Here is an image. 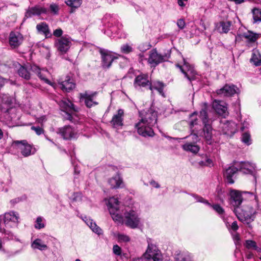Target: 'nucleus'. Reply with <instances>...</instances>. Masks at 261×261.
I'll list each match as a JSON object with an SVG mask.
<instances>
[{
  "label": "nucleus",
  "instance_id": "1",
  "mask_svg": "<svg viewBox=\"0 0 261 261\" xmlns=\"http://www.w3.org/2000/svg\"><path fill=\"white\" fill-rule=\"evenodd\" d=\"M119 201L115 197H111L108 200V206L110 213L114 221L124 224L133 229L139 227L140 224V218L138 213L134 210L126 211L122 216L118 208Z\"/></svg>",
  "mask_w": 261,
  "mask_h": 261
},
{
  "label": "nucleus",
  "instance_id": "2",
  "mask_svg": "<svg viewBox=\"0 0 261 261\" xmlns=\"http://www.w3.org/2000/svg\"><path fill=\"white\" fill-rule=\"evenodd\" d=\"M140 120L135 124L138 133L143 137H152L154 135L152 127L157 122V112L152 109L140 112Z\"/></svg>",
  "mask_w": 261,
  "mask_h": 261
},
{
  "label": "nucleus",
  "instance_id": "3",
  "mask_svg": "<svg viewBox=\"0 0 261 261\" xmlns=\"http://www.w3.org/2000/svg\"><path fill=\"white\" fill-rule=\"evenodd\" d=\"M233 212L240 221L248 225L254 220L256 215L258 214V212L252 206H249L243 209L240 207L234 208Z\"/></svg>",
  "mask_w": 261,
  "mask_h": 261
},
{
  "label": "nucleus",
  "instance_id": "4",
  "mask_svg": "<svg viewBox=\"0 0 261 261\" xmlns=\"http://www.w3.org/2000/svg\"><path fill=\"white\" fill-rule=\"evenodd\" d=\"M199 117L201 119L204 125L202 131L200 130L202 137H203L208 144H211L212 142V131L213 128L210 123V120L208 119L207 112L205 109H202L200 112Z\"/></svg>",
  "mask_w": 261,
  "mask_h": 261
},
{
  "label": "nucleus",
  "instance_id": "5",
  "mask_svg": "<svg viewBox=\"0 0 261 261\" xmlns=\"http://www.w3.org/2000/svg\"><path fill=\"white\" fill-rule=\"evenodd\" d=\"M143 257L145 261H163V259L161 251L152 244H148Z\"/></svg>",
  "mask_w": 261,
  "mask_h": 261
},
{
  "label": "nucleus",
  "instance_id": "6",
  "mask_svg": "<svg viewBox=\"0 0 261 261\" xmlns=\"http://www.w3.org/2000/svg\"><path fill=\"white\" fill-rule=\"evenodd\" d=\"M13 145L16 149L20 151L21 154L24 157H28L34 154L36 152V148L31 144L28 143L25 140L20 141H14Z\"/></svg>",
  "mask_w": 261,
  "mask_h": 261
},
{
  "label": "nucleus",
  "instance_id": "7",
  "mask_svg": "<svg viewBox=\"0 0 261 261\" xmlns=\"http://www.w3.org/2000/svg\"><path fill=\"white\" fill-rule=\"evenodd\" d=\"M168 58L167 55L163 56L159 54L155 49H153L149 52L147 62L151 67H155L160 63L166 61Z\"/></svg>",
  "mask_w": 261,
  "mask_h": 261
},
{
  "label": "nucleus",
  "instance_id": "8",
  "mask_svg": "<svg viewBox=\"0 0 261 261\" xmlns=\"http://www.w3.org/2000/svg\"><path fill=\"white\" fill-rule=\"evenodd\" d=\"M59 105L61 110L64 112L67 116H65L67 119L71 120L72 116L75 113L76 110L73 107V105L68 99H62L60 101Z\"/></svg>",
  "mask_w": 261,
  "mask_h": 261
},
{
  "label": "nucleus",
  "instance_id": "9",
  "mask_svg": "<svg viewBox=\"0 0 261 261\" xmlns=\"http://www.w3.org/2000/svg\"><path fill=\"white\" fill-rule=\"evenodd\" d=\"M19 219V214L11 211L4 214L3 220L6 227H12L18 223Z\"/></svg>",
  "mask_w": 261,
  "mask_h": 261
},
{
  "label": "nucleus",
  "instance_id": "10",
  "mask_svg": "<svg viewBox=\"0 0 261 261\" xmlns=\"http://www.w3.org/2000/svg\"><path fill=\"white\" fill-rule=\"evenodd\" d=\"M55 46L57 50L62 54L66 53L71 46V40L66 37H62L56 40Z\"/></svg>",
  "mask_w": 261,
  "mask_h": 261
},
{
  "label": "nucleus",
  "instance_id": "11",
  "mask_svg": "<svg viewBox=\"0 0 261 261\" xmlns=\"http://www.w3.org/2000/svg\"><path fill=\"white\" fill-rule=\"evenodd\" d=\"M176 66L180 69V71L188 80L191 81L195 79L196 75L195 70L192 66L185 61H184L183 66H180L179 64H176Z\"/></svg>",
  "mask_w": 261,
  "mask_h": 261
},
{
  "label": "nucleus",
  "instance_id": "12",
  "mask_svg": "<svg viewBox=\"0 0 261 261\" xmlns=\"http://www.w3.org/2000/svg\"><path fill=\"white\" fill-rule=\"evenodd\" d=\"M239 89L234 85L226 84L222 88L216 91L218 95L221 96H231L238 93Z\"/></svg>",
  "mask_w": 261,
  "mask_h": 261
},
{
  "label": "nucleus",
  "instance_id": "13",
  "mask_svg": "<svg viewBox=\"0 0 261 261\" xmlns=\"http://www.w3.org/2000/svg\"><path fill=\"white\" fill-rule=\"evenodd\" d=\"M190 126L191 129V134L189 136L188 138H191L193 140V143H195L199 141V136H201L200 133V130L198 127V122L197 119L192 120L190 122Z\"/></svg>",
  "mask_w": 261,
  "mask_h": 261
},
{
  "label": "nucleus",
  "instance_id": "14",
  "mask_svg": "<svg viewBox=\"0 0 261 261\" xmlns=\"http://www.w3.org/2000/svg\"><path fill=\"white\" fill-rule=\"evenodd\" d=\"M230 203L234 208L240 207L239 206L242 202L241 193L236 190H230L229 192Z\"/></svg>",
  "mask_w": 261,
  "mask_h": 261
},
{
  "label": "nucleus",
  "instance_id": "15",
  "mask_svg": "<svg viewBox=\"0 0 261 261\" xmlns=\"http://www.w3.org/2000/svg\"><path fill=\"white\" fill-rule=\"evenodd\" d=\"M58 133L60 134L64 139H70L76 137L77 133L70 126H65L58 129Z\"/></svg>",
  "mask_w": 261,
  "mask_h": 261
},
{
  "label": "nucleus",
  "instance_id": "16",
  "mask_svg": "<svg viewBox=\"0 0 261 261\" xmlns=\"http://www.w3.org/2000/svg\"><path fill=\"white\" fill-rule=\"evenodd\" d=\"M100 53L102 58V66L105 68H109L112 62L116 58L110 51L108 50L100 49Z\"/></svg>",
  "mask_w": 261,
  "mask_h": 261
},
{
  "label": "nucleus",
  "instance_id": "17",
  "mask_svg": "<svg viewBox=\"0 0 261 261\" xmlns=\"http://www.w3.org/2000/svg\"><path fill=\"white\" fill-rule=\"evenodd\" d=\"M23 40V37L19 33L13 32L10 33L9 42L12 48H15L18 47L22 43Z\"/></svg>",
  "mask_w": 261,
  "mask_h": 261
},
{
  "label": "nucleus",
  "instance_id": "18",
  "mask_svg": "<svg viewBox=\"0 0 261 261\" xmlns=\"http://www.w3.org/2000/svg\"><path fill=\"white\" fill-rule=\"evenodd\" d=\"M221 128L224 134L232 136L237 130V124L233 121H227L221 124Z\"/></svg>",
  "mask_w": 261,
  "mask_h": 261
},
{
  "label": "nucleus",
  "instance_id": "19",
  "mask_svg": "<svg viewBox=\"0 0 261 261\" xmlns=\"http://www.w3.org/2000/svg\"><path fill=\"white\" fill-rule=\"evenodd\" d=\"M96 93H89L85 92L80 94V98L84 100L86 106L88 108H91L94 106L98 105V102L94 100V97Z\"/></svg>",
  "mask_w": 261,
  "mask_h": 261
},
{
  "label": "nucleus",
  "instance_id": "20",
  "mask_svg": "<svg viewBox=\"0 0 261 261\" xmlns=\"http://www.w3.org/2000/svg\"><path fill=\"white\" fill-rule=\"evenodd\" d=\"M31 70L34 73L37 74L39 77L46 83L50 85L53 87L55 86V84L52 83L47 79V76L49 74L47 70H41L37 66L32 65L31 66Z\"/></svg>",
  "mask_w": 261,
  "mask_h": 261
},
{
  "label": "nucleus",
  "instance_id": "21",
  "mask_svg": "<svg viewBox=\"0 0 261 261\" xmlns=\"http://www.w3.org/2000/svg\"><path fill=\"white\" fill-rule=\"evenodd\" d=\"M213 107L219 115L224 117L228 115L227 107L225 103L218 100H215L213 102Z\"/></svg>",
  "mask_w": 261,
  "mask_h": 261
},
{
  "label": "nucleus",
  "instance_id": "22",
  "mask_svg": "<svg viewBox=\"0 0 261 261\" xmlns=\"http://www.w3.org/2000/svg\"><path fill=\"white\" fill-rule=\"evenodd\" d=\"M47 9L44 7L36 5L34 7L29 8L25 14V17H31L33 15H40L43 13H47Z\"/></svg>",
  "mask_w": 261,
  "mask_h": 261
},
{
  "label": "nucleus",
  "instance_id": "23",
  "mask_svg": "<svg viewBox=\"0 0 261 261\" xmlns=\"http://www.w3.org/2000/svg\"><path fill=\"white\" fill-rule=\"evenodd\" d=\"M150 85L149 77L147 74H140L135 80L134 86L137 87H145Z\"/></svg>",
  "mask_w": 261,
  "mask_h": 261
},
{
  "label": "nucleus",
  "instance_id": "24",
  "mask_svg": "<svg viewBox=\"0 0 261 261\" xmlns=\"http://www.w3.org/2000/svg\"><path fill=\"white\" fill-rule=\"evenodd\" d=\"M59 83L62 90L65 92H69L75 87L74 83L68 76H66L64 80H60Z\"/></svg>",
  "mask_w": 261,
  "mask_h": 261
},
{
  "label": "nucleus",
  "instance_id": "25",
  "mask_svg": "<svg viewBox=\"0 0 261 261\" xmlns=\"http://www.w3.org/2000/svg\"><path fill=\"white\" fill-rule=\"evenodd\" d=\"M236 165L239 170L245 174L252 173L255 168V165L249 162H236Z\"/></svg>",
  "mask_w": 261,
  "mask_h": 261
},
{
  "label": "nucleus",
  "instance_id": "26",
  "mask_svg": "<svg viewBox=\"0 0 261 261\" xmlns=\"http://www.w3.org/2000/svg\"><path fill=\"white\" fill-rule=\"evenodd\" d=\"M123 111L121 109L118 110L117 114L114 115L111 121V124L114 128H117L123 125Z\"/></svg>",
  "mask_w": 261,
  "mask_h": 261
},
{
  "label": "nucleus",
  "instance_id": "27",
  "mask_svg": "<svg viewBox=\"0 0 261 261\" xmlns=\"http://www.w3.org/2000/svg\"><path fill=\"white\" fill-rule=\"evenodd\" d=\"M239 170V169L236 165V162L232 166L228 167L226 169L224 176L226 178L228 182L233 184L234 182L232 177L233 175Z\"/></svg>",
  "mask_w": 261,
  "mask_h": 261
},
{
  "label": "nucleus",
  "instance_id": "28",
  "mask_svg": "<svg viewBox=\"0 0 261 261\" xmlns=\"http://www.w3.org/2000/svg\"><path fill=\"white\" fill-rule=\"evenodd\" d=\"M36 29L39 33L43 34L47 38L51 36L48 25L45 22H41L36 26Z\"/></svg>",
  "mask_w": 261,
  "mask_h": 261
},
{
  "label": "nucleus",
  "instance_id": "29",
  "mask_svg": "<svg viewBox=\"0 0 261 261\" xmlns=\"http://www.w3.org/2000/svg\"><path fill=\"white\" fill-rule=\"evenodd\" d=\"M184 150L191 152L193 153H197L199 150V147L195 143L187 142L182 145Z\"/></svg>",
  "mask_w": 261,
  "mask_h": 261
},
{
  "label": "nucleus",
  "instance_id": "30",
  "mask_svg": "<svg viewBox=\"0 0 261 261\" xmlns=\"http://www.w3.org/2000/svg\"><path fill=\"white\" fill-rule=\"evenodd\" d=\"M243 38L247 40L249 43H254L259 37L260 34L254 33L251 31H248L243 33L242 35Z\"/></svg>",
  "mask_w": 261,
  "mask_h": 261
},
{
  "label": "nucleus",
  "instance_id": "31",
  "mask_svg": "<svg viewBox=\"0 0 261 261\" xmlns=\"http://www.w3.org/2000/svg\"><path fill=\"white\" fill-rule=\"evenodd\" d=\"M231 25L230 21H221L217 25L216 27L220 33H227L229 31Z\"/></svg>",
  "mask_w": 261,
  "mask_h": 261
},
{
  "label": "nucleus",
  "instance_id": "32",
  "mask_svg": "<svg viewBox=\"0 0 261 261\" xmlns=\"http://www.w3.org/2000/svg\"><path fill=\"white\" fill-rule=\"evenodd\" d=\"M122 183V180L119 175L117 174L109 180V184L112 188H119Z\"/></svg>",
  "mask_w": 261,
  "mask_h": 261
},
{
  "label": "nucleus",
  "instance_id": "33",
  "mask_svg": "<svg viewBox=\"0 0 261 261\" xmlns=\"http://www.w3.org/2000/svg\"><path fill=\"white\" fill-rule=\"evenodd\" d=\"M164 85L160 82H155L152 84L150 83L149 86V89L152 91L153 89L156 90L160 94L164 96L163 88Z\"/></svg>",
  "mask_w": 261,
  "mask_h": 261
},
{
  "label": "nucleus",
  "instance_id": "34",
  "mask_svg": "<svg viewBox=\"0 0 261 261\" xmlns=\"http://www.w3.org/2000/svg\"><path fill=\"white\" fill-rule=\"evenodd\" d=\"M250 61L256 66H258L261 64V55L258 50L256 49L253 50Z\"/></svg>",
  "mask_w": 261,
  "mask_h": 261
},
{
  "label": "nucleus",
  "instance_id": "35",
  "mask_svg": "<svg viewBox=\"0 0 261 261\" xmlns=\"http://www.w3.org/2000/svg\"><path fill=\"white\" fill-rule=\"evenodd\" d=\"M18 74L21 77L28 80L31 77V74L28 68L24 66H21L17 71Z\"/></svg>",
  "mask_w": 261,
  "mask_h": 261
},
{
  "label": "nucleus",
  "instance_id": "36",
  "mask_svg": "<svg viewBox=\"0 0 261 261\" xmlns=\"http://www.w3.org/2000/svg\"><path fill=\"white\" fill-rule=\"evenodd\" d=\"M32 247L34 249H38L41 250L46 249L47 246L42 243L41 240L36 239L32 243Z\"/></svg>",
  "mask_w": 261,
  "mask_h": 261
},
{
  "label": "nucleus",
  "instance_id": "37",
  "mask_svg": "<svg viewBox=\"0 0 261 261\" xmlns=\"http://www.w3.org/2000/svg\"><path fill=\"white\" fill-rule=\"evenodd\" d=\"M65 3L72 8L77 9L81 6L82 2V0H65Z\"/></svg>",
  "mask_w": 261,
  "mask_h": 261
},
{
  "label": "nucleus",
  "instance_id": "38",
  "mask_svg": "<svg viewBox=\"0 0 261 261\" xmlns=\"http://www.w3.org/2000/svg\"><path fill=\"white\" fill-rule=\"evenodd\" d=\"M254 22H261V10L254 8L252 11Z\"/></svg>",
  "mask_w": 261,
  "mask_h": 261
},
{
  "label": "nucleus",
  "instance_id": "39",
  "mask_svg": "<svg viewBox=\"0 0 261 261\" xmlns=\"http://www.w3.org/2000/svg\"><path fill=\"white\" fill-rule=\"evenodd\" d=\"M242 141L245 144L248 145H250L251 143L250 135L247 132L243 133L242 137Z\"/></svg>",
  "mask_w": 261,
  "mask_h": 261
},
{
  "label": "nucleus",
  "instance_id": "40",
  "mask_svg": "<svg viewBox=\"0 0 261 261\" xmlns=\"http://www.w3.org/2000/svg\"><path fill=\"white\" fill-rule=\"evenodd\" d=\"M256 245V243L251 240H246L244 243L245 247L248 249H254Z\"/></svg>",
  "mask_w": 261,
  "mask_h": 261
},
{
  "label": "nucleus",
  "instance_id": "41",
  "mask_svg": "<svg viewBox=\"0 0 261 261\" xmlns=\"http://www.w3.org/2000/svg\"><path fill=\"white\" fill-rule=\"evenodd\" d=\"M199 164L202 166H211L213 165V161L211 159L205 156L203 160L199 162Z\"/></svg>",
  "mask_w": 261,
  "mask_h": 261
},
{
  "label": "nucleus",
  "instance_id": "42",
  "mask_svg": "<svg viewBox=\"0 0 261 261\" xmlns=\"http://www.w3.org/2000/svg\"><path fill=\"white\" fill-rule=\"evenodd\" d=\"M177 261H191V259L189 255L184 254H178L176 257Z\"/></svg>",
  "mask_w": 261,
  "mask_h": 261
},
{
  "label": "nucleus",
  "instance_id": "43",
  "mask_svg": "<svg viewBox=\"0 0 261 261\" xmlns=\"http://www.w3.org/2000/svg\"><path fill=\"white\" fill-rule=\"evenodd\" d=\"M120 49L121 52L124 54H128L133 51L132 47L128 44L122 45Z\"/></svg>",
  "mask_w": 261,
  "mask_h": 261
},
{
  "label": "nucleus",
  "instance_id": "44",
  "mask_svg": "<svg viewBox=\"0 0 261 261\" xmlns=\"http://www.w3.org/2000/svg\"><path fill=\"white\" fill-rule=\"evenodd\" d=\"M90 229L97 234L99 235L102 233L101 229L98 227L95 222L93 224V226L90 227Z\"/></svg>",
  "mask_w": 261,
  "mask_h": 261
},
{
  "label": "nucleus",
  "instance_id": "45",
  "mask_svg": "<svg viewBox=\"0 0 261 261\" xmlns=\"http://www.w3.org/2000/svg\"><path fill=\"white\" fill-rule=\"evenodd\" d=\"M42 219L41 217H39L36 219V224L35 225V227L37 229H41L44 227V225L42 223Z\"/></svg>",
  "mask_w": 261,
  "mask_h": 261
},
{
  "label": "nucleus",
  "instance_id": "46",
  "mask_svg": "<svg viewBox=\"0 0 261 261\" xmlns=\"http://www.w3.org/2000/svg\"><path fill=\"white\" fill-rule=\"evenodd\" d=\"M118 241L122 242H127L129 241V237L125 234H119L118 236Z\"/></svg>",
  "mask_w": 261,
  "mask_h": 261
},
{
  "label": "nucleus",
  "instance_id": "47",
  "mask_svg": "<svg viewBox=\"0 0 261 261\" xmlns=\"http://www.w3.org/2000/svg\"><path fill=\"white\" fill-rule=\"evenodd\" d=\"M50 9L52 13L54 14L57 15L58 14L59 10V6L56 4L53 3L50 5Z\"/></svg>",
  "mask_w": 261,
  "mask_h": 261
},
{
  "label": "nucleus",
  "instance_id": "48",
  "mask_svg": "<svg viewBox=\"0 0 261 261\" xmlns=\"http://www.w3.org/2000/svg\"><path fill=\"white\" fill-rule=\"evenodd\" d=\"M212 206L219 214H222L224 212L223 208L218 204L213 205Z\"/></svg>",
  "mask_w": 261,
  "mask_h": 261
},
{
  "label": "nucleus",
  "instance_id": "49",
  "mask_svg": "<svg viewBox=\"0 0 261 261\" xmlns=\"http://www.w3.org/2000/svg\"><path fill=\"white\" fill-rule=\"evenodd\" d=\"M31 129L34 130L38 135H40L43 133V129L39 126H32Z\"/></svg>",
  "mask_w": 261,
  "mask_h": 261
},
{
  "label": "nucleus",
  "instance_id": "50",
  "mask_svg": "<svg viewBox=\"0 0 261 261\" xmlns=\"http://www.w3.org/2000/svg\"><path fill=\"white\" fill-rule=\"evenodd\" d=\"M177 25L179 29H184L186 25L185 20L183 19H178L177 21Z\"/></svg>",
  "mask_w": 261,
  "mask_h": 261
},
{
  "label": "nucleus",
  "instance_id": "51",
  "mask_svg": "<svg viewBox=\"0 0 261 261\" xmlns=\"http://www.w3.org/2000/svg\"><path fill=\"white\" fill-rule=\"evenodd\" d=\"M113 251L114 253H115L116 255H120L121 254V248L117 245H114Z\"/></svg>",
  "mask_w": 261,
  "mask_h": 261
},
{
  "label": "nucleus",
  "instance_id": "52",
  "mask_svg": "<svg viewBox=\"0 0 261 261\" xmlns=\"http://www.w3.org/2000/svg\"><path fill=\"white\" fill-rule=\"evenodd\" d=\"M84 221L87 224V225L90 228L91 226H93V224H94V222L93 220L91 219L86 217H85Z\"/></svg>",
  "mask_w": 261,
  "mask_h": 261
},
{
  "label": "nucleus",
  "instance_id": "53",
  "mask_svg": "<svg viewBox=\"0 0 261 261\" xmlns=\"http://www.w3.org/2000/svg\"><path fill=\"white\" fill-rule=\"evenodd\" d=\"M233 239L236 245L240 244V237L238 233H235L233 235Z\"/></svg>",
  "mask_w": 261,
  "mask_h": 261
},
{
  "label": "nucleus",
  "instance_id": "54",
  "mask_svg": "<svg viewBox=\"0 0 261 261\" xmlns=\"http://www.w3.org/2000/svg\"><path fill=\"white\" fill-rule=\"evenodd\" d=\"M255 199L256 200V201L257 202V210L258 211H260V213H259V215H258V218L259 219V221H260V223L261 224V204L259 205L258 203V199H257V197L256 196H255Z\"/></svg>",
  "mask_w": 261,
  "mask_h": 261
},
{
  "label": "nucleus",
  "instance_id": "55",
  "mask_svg": "<svg viewBox=\"0 0 261 261\" xmlns=\"http://www.w3.org/2000/svg\"><path fill=\"white\" fill-rule=\"evenodd\" d=\"M63 34V31L61 29H58L53 32V35L56 37H60Z\"/></svg>",
  "mask_w": 261,
  "mask_h": 261
},
{
  "label": "nucleus",
  "instance_id": "56",
  "mask_svg": "<svg viewBox=\"0 0 261 261\" xmlns=\"http://www.w3.org/2000/svg\"><path fill=\"white\" fill-rule=\"evenodd\" d=\"M230 229L236 231L239 229V226L238 225L237 221H234L230 225Z\"/></svg>",
  "mask_w": 261,
  "mask_h": 261
},
{
  "label": "nucleus",
  "instance_id": "57",
  "mask_svg": "<svg viewBox=\"0 0 261 261\" xmlns=\"http://www.w3.org/2000/svg\"><path fill=\"white\" fill-rule=\"evenodd\" d=\"M195 198L197 201L201 202H205L207 204L210 205V204L207 201H205L202 197L195 196Z\"/></svg>",
  "mask_w": 261,
  "mask_h": 261
},
{
  "label": "nucleus",
  "instance_id": "58",
  "mask_svg": "<svg viewBox=\"0 0 261 261\" xmlns=\"http://www.w3.org/2000/svg\"><path fill=\"white\" fill-rule=\"evenodd\" d=\"M178 4L180 7L185 6L186 4L184 3V2H187L188 0H177Z\"/></svg>",
  "mask_w": 261,
  "mask_h": 261
},
{
  "label": "nucleus",
  "instance_id": "59",
  "mask_svg": "<svg viewBox=\"0 0 261 261\" xmlns=\"http://www.w3.org/2000/svg\"><path fill=\"white\" fill-rule=\"evenodd\" d=\"M150 185H151L152 186L154 187L155 188H158L160 187V185L158 183H157L154 180H151L150 182Z\"/></svg>",
  "mask_w": 261,
  "mask_h": 261
},
{
  "label": "nucleus",
  "instance_id": "60",
  "mask_svg": "<svg viewBox=\"0 0 261 261\" xmlns=\"http://www.w3.org/2000/svg\"><path fill=\"white\" fill-rule=\"evenodd\" d=\"M132 261H145V260L144 259V257H143V255L141 257L138 258H134L132 260Z\"/></svg>",
  "mask_w": 261,
  "mask_h": 261
},
{
  "label": "nucleus",
  "instance_id": "61",
  "mask_svg": "<svg viewBox=\"0 0 261 261\" xmlns=\"http://www.w3.org/2000/svg\"><path fill=\"white\" fill-rule=\"evenodd\" d=\"M248 125V124L246 122L244 121V122L243 124V126L241 127V130L243 131L244 129H245V128L247 127Z\"/></svg>",
  "mask_w": 261,
  "mask_h": 261
},
{
  "label": "nucleus",
  "instance_id": "62",
  "mask_svg": "<svg viewBox=\"0 0 261 261\" xmlns=\"http://www.w3.org/2000/svg\"><path fill=\"white\" fill-rule=\"evenodd\" d=\"M253 256V254L250 252H249L247 254H246V257L248 259H250Z\"/></svg>",
  "mask_w": 261,
  "mask_h": 261
},
{
  "label": "nucleus",
  "instance_id": "63",
  "mask_svg": "<svg viewBox=\"0 0 261 261\" xmlns=\"http://www.w3.org/2000/svg\"><path fill=\"white\" fill-rule=\"evenodd\" d=\"M254 250H256L258 252H261V248L258 247L257 245Z\"/></svg>",
  "mask_w": 261,
  "mask_h": 261
},
{
  "label": "nucleus",
  "instance_id": "64",
  "mask_svg": "<svg viewBox=\"0 0 261 261\" xmlns=\"http://www.w3.org/2000/svg\"><path fill=\"white\" fill-rule=\"evenodd\" d=\"M5 102H8V103H11V102H12V99H10L8 100L5 101Z\"/></svg>",
  "mask_w": 261,
  "mask_h": 261
}]
</instances>
